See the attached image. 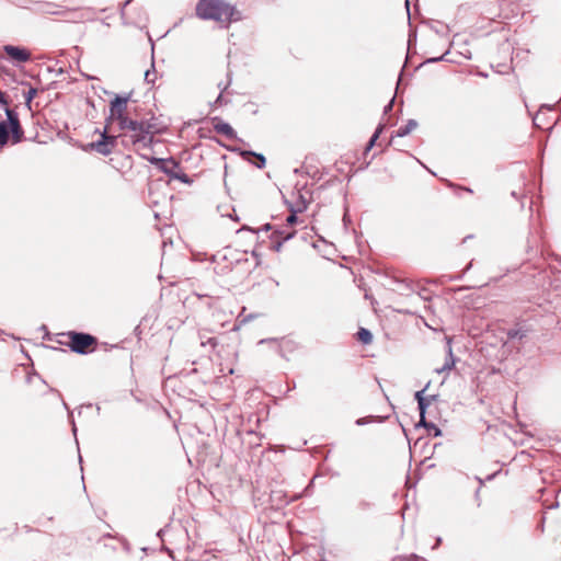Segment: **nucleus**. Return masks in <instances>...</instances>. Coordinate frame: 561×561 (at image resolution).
<instances>
[{"label": "nucleus", "mask_w": 561, "mask_h": 561, "mask_svg": "<svg viewBox=\"0 0 561 561\" xmlns=\"http://www.w3.org/2000/svg\"><path fill=\"white\" fill-rule=\"evenodd\" d=\"M448 55H449V51H446V53L444 54V56H442V59H445V57H447Z\"/></svg>", "instance_id": "nucleus-22"}, {"label": "nucleus", "mask_w": 561, "mask_h": 561, "mask_svg": "<svg viewBox=\"0 0 561 561\" xmlns=\"http://www.w3.org/2000/svg\"><path fill=\"white\" fill-rule=\"evenodd\" d=\"M247 153L251 154V152H247ZM252 156H254L256 158V160H257L256 165L259 168H264L265 167L266 160H265L264 156L255 154V153H252Z\"/></svg>", "instance_id": "nucleus-17"}, {"label": "nucleus", "mask_w": 561, "mask_h": 561, "mask_svg": "<svg viewBox=\"0 0 561 561\" xmlns=\"http://www.w3.org/2000/svg\"><path fill=\"white\" fill-rule=\"evenodd\" d=\"M58 336V343L68 346L75 353L88 354L95 351L98 346V339L88 333L69 331Z\"/></svg>", "instance_id": "nucleus-3"}, {"label": "nucleus", "mask_w": 561, "mask_h": 561, "mask_svg": "<svg viewBox=\"0 0 561 561\" xmlns=\"http://www.w3.org/2000/svg\"><path fill=\"white\" fill-rule=\"evenodd\" d=\"M195 14L201 20H211L222 26L240 20V12L226 0H199Z\"/></svg>", "instance_id": "nucleus-1"}, {"label": "nucleus", "mask_w": 561, "mask_h": 561, "mask_svg": "<svg viewBox=\"0 0 561 561\" xmlns=\"http://www.w3.org/2000/svg\"><path fill=\"white\" fill-rule=\"evenodd\" d=\"M204 345L208 344L211 347H216L218 345L216 337H209L206 343H203Z\"/></svg>", "instance_id": "nucleus-19"}, {"label": "nucleus", "mask_w": 561, "mask_h": 561, "mask_svg": "<svg viewBox=\"0 0 561 561\" xmlns=\"http://www.w3.org/2000/svg\"><path fill=\"white\" fill-rule=\"evenodd\" d=\"M35 93H36V90L31 89L30 92H28V98L27 99L31 100L35 95Z\"/></svg>", "instance_id": "nucleus-21"}, {"label": "nucleus", "mask_w": 561, "mask_h": 561, "mask_svg": "<svg viewBox=\"0 0 561 561\" xmlns=\"http://www.w3.org/2000/svg\"><path fill=\"white\" fill-rule=\"evenodd\" d=\"M457 190H465V191H468L467 188H462L461 186H457Z\"/></svg>", "instance_id": "nucleus-26"}, {"label": "nucleus", "mask_w": 561, "mask_h": 561, "mask_svg": "<svg viewBox=\"0 0 561 561\" xmlns=\"http://www.w3.org/2000/svg\"><path fill=\"white\" fill-rule=\"evenodd\" d=\"M448 55H449V51H446V53L444 54V56H442V59H445V57H447Z\"/></svg>", "instance_id": "nucleus-24"}, {"label": "nucleus", "mask_w": 561, "mask_h": 561, "mask_svg": "<svg viewBox=\"0 0 561 561\" xmlns=\"http://www.w3.org/2000/svg\"><path fill=\"white\" fill-rule=\"evenodd\" d=\"M357 340L362 342L363 344H370L373 341V334L369 330L365 328H360L357 332Z\"/></svg>", "instance_id": "nucleus-14"}, {"label": "nucleus", "mask_w": 561, "mask_h": 561, "mask_svg": "<svg viewBox=\"0 0 561 561\" xmlns=\"http://www.w3.org/2000/svg\"><path fill=\"white\" fill-rule=\"evenodd\" d=\"M417 127V123L413 119L409 121L405 125L400 126L397 131L396 136L398 137H404L411 134L413 130H415Z\"/></svg>", "instance_id": "nucleus-13"}, {"label": "nucleus", "mask_w": 561, "mask_h": 561, "mask_svg": "<svg viewBox=\"0 0 561 561\" xmlns=\"http://www.w3.org/2000/svg\"><path fill=\"white\" fill-rule=\"evenodd\" d=\"M448 55H449V51H446V53L444 54V56H442V59H445V57H447Z\"/></svg>", "instance_id": "nucleus-25"}, {"label": "nucleus", "mask_w": 561, "mask_h": 561, "mask_svg": "<svg viewBox=\"0 0 561 561\" xmlns=\"http://www.w3.org/2000/svg\"><path fill=\"white\" fill-rule=\"evenodd\" d=\"M382 128H383L382 126H379V127L376 129L375 134L373 135V137L370 138V140H369V142H368V145H367L366 150H369V149L375 145L376 140L378 139L379 135H380V134H381V131H382Z\"/></svg>", "instance_id": "nucleus-16"}, {"label": "nucleus", "mask_w": 561, "mask_h": 561, "mask_svg": "<svg viewBox=\"0 0 561 561\" xmlns=\"http://www.w3.org/2000/svg\"><path fill=\"white\" fill-rule=\"evenodd\" d=\"M3 50L12 60H15L18 62H26L31 59V53L26 48L13 45H5L3 47Z\"/></svg>", "instance_id": "nucleus-8"}, {"label": "nucleus", "mask_w": 561, "mask_h": 561, "mask_svg": "<svg viewBox=\"0 0 561 561\" xmlns=\"http://www.w3.org/2000/svg\"><path fill=\"white\" fill-rule=\"evenodd\" d=\"M5 114L7 121L0 122V149H3L9 142L11 145L20 144L25 138L19 114L8 107Z\"/></svg>", "instance_id": "nucleus-2"}, {"label": "nucleus", "mask_w": 561, "mask_h": 561, "mask_svg": "<svg viewBox=\"0 0 561 561\" xmlns=\"http://www.w3.org/2000/svg\"><path fill=\"white\" fill-rule=\"evenodd\" d=\"M448 55H449V51H446V53L444 54V56H442V59H445V57H447Z\"/></svg>", "instance_id": "nucleus-23"}, {"label": "nucleus", "mask_w": 561, "mask_h": 561, "mask_svg": "<svg viewBox=\"0 0 561 561\" xmlns=\"http://www.w3.org/2000/svg\"><path fill=\"white\" fill-rule=\"evenodd\" d=\"M211 124H213L214 130L217 134H220L228 139L236 138V131L228 123L215 117V118H213Z\"/></svg>", "instance_id": "nucleus-10"}, {"label": "nucleus", "mask_w": 561, "mask_h": 561, "mask_svg": "<svg viewBox=\"0 0 561 561\" xmlns=\"http://www.w3.org/2000/svg\"><path fill=\"white\" fill-rule=\"evenodd\" d=\"M110 162L121 173H126L133 168V158L129 154H116L110 159Z\"/></svg>", "instance_id": "nucleus-9"}, {"label": "nucleus", "mask_w": 561, "mask_h": 561, "mask_svg": "<svg viewBox=\"0 0 561 561\" xmlns=\"http://www.w3.org/2000/svg\"><path fill=\"white\" fill-rule=\"evenodd\" d=\"M150 161L171 179L179 180L185 184H192V179H190V176L183 171L181 164L174 159L153 158Z\"/></svg>", "instance_id": "nucleus-5"}, {"label": "nucleus", "mask_w": 561, "mask_h": 561, "mask_svg": "<svg viewBox=\"0 0 561 561\" xmlns=\"http://www.w3.org/2000/svg\"><path fill=\"white\" fill-rule=\"evenodd\" d=\"M297 221H298V218H297L296 214H294V213L290 214L286 219L287 225L290 227L294 226Z\"/></svg>", "instance_id": "nucleus-18"}, {"label": "nucleus", "mask_w": 561, "mask_h": 561, "mask_svg": "<svg viewBox=\"0 0 561 561\" xmlns=\"http://www.w3.org/2000/svg\"><path fill=\"white\" fill-rule=\"evenodd\" d=\"M117 138L115 136L107 135L105 129L104 131L99 133V139L92 141L89 147L91 150L100 154L107 156L114 150Z\"/></svg>", "instance_id": "nucleus-7"}, {"label": "nucleus", "mask_w": 561, "mask_h": 561, "mask_svg": "<svg viewBox=\"0 0 561 561\" xmlns=\"http://www.w3.org/2000/svg\"><path fill=\"white\" fill-rule=\"evenodd\" d=\"M0 104H4V105L8 104V101H7V98H5V93L2 92L1 90H0Z\"/></svg>", "instance_id": "nucleus-20"}, {"label": "nucleus", "mask_w": 561, "mask_h": 561, "mask_svg": "<svg viewBox=\"0 0 561 561\" xmlns=\"http://www.w3.org/2000/svg\"><path fill=\"white\" fill-rule=\"evenodd\" d=\"M423 391H417L415 393V398L417 400V403H419V408H420V411H421V416L422 419L424 417V411H425V408H426V402H425V398L423 397Z\"/></svg>", "instance_id": "nucleus-15"}, {"label": "nucleus", "mask_w": 561, "mask_h": 561, "mask_svg": "<svg viewBox=\"0 0 561 561\" xmlns=\"http://www.w3.org/2000/svg\"><path fill=\"white\" fill-rule=\"evenodd\" d=\"M127 103V96H116L110 104L111 118L118 122L121 129H124L125 126L135 125V121L126 115Z\"/></svg>", "instance_id": "nucleus-6"}, {"label": "nucleus", "mask_w": 561, "mask_h": 561, "mask_svg": "<svg viewBox=\"0 0 561 561\" xmlns=\"http://www.w3.org/2000/svg\"><path fill=\"white\" fill-rule=\"evenodd\" d=\"M295 230H280L273 233V242L276 243V250H279L283 241H286L295 236Z\"/></svg>", "instance_id": "nucleus-12"}, {"label": "nucleus", "mask_w": 561, "mask_h": 561, "mask_svg": "<svg viewBox=\"0 0 561 561\" xmlns=\"http://www.w3.org/2000/svg\"><path fill=\"white\" fill-rule=\"evenodd\" d=\"M531 330L527 327L516 325L507 331V337L510 340H524L528 336Z\"/></svg>", "instance_id": "nucleus-11"}, {"label": "nucleus", "mask_w": 561, "mask_h": 561, "mask_svg": "<svg viewBox=\"0 0 561 561\" xmlns=\"http://www.w3.org/2000/svg\"><path fill=\"white\" fill-rule=\"evenodd\" d=\"M124 129L129 130L131 133V142L138 149L148 148L153 140L154 134L159 131L156 124L150 123L148 121H135L134 126H125Z\"/></svg>", "instance_id": "nucleus-4"}]
</instances>
